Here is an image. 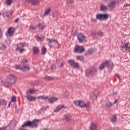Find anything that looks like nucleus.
<instances>
[{
	"instance_id": "obj_31",
	"label": "nucleus",
	"mask_w": 130,
	"mask_h": 130,
	"mask_svg": "<svg viewBox=\"0 0 130 130\" xmlns=\"http://www.w3.org/2000/svg\"><path fill=\"white\" fill-rule=\"evenodd\" d=\"M0 105L1 106H4V105H7V102L4 99H2L0 100Z\"/></svg>"
},
{
	"instance_id": "obj_7",
	"label": "nucleus",
	"mask_w": 130,
	"mask_h": 130,
	"mask_svg": "<svg viewBox=\"0 0 130 130\" xmlns=\"http://www.w3.org/2000/svg\"><path fill=\"white\" fill-rule=\"evenodd\" d=\"M77 39H78L79 43H82L83 41H84V40H86V37L85 36V35H84V34L79 33L77 35Z\"/></svg>"
},
{
	"instance_id": "obj_36",
	"label": "nucleus",
	"mask_w": 130,
	"mask_h": 130,
	"mask_svg": "<svg viewBox=\"0 0 130 130\" xmlns=\"http://www.w3.org/2000/svg\"><path fill=\"white\" fill-rule=\"evenodd\" d=\"M76 59L77 60H80V61H82V60H84V57H83V56H77Z\"/></svg>"
},
{
	"instance_id": "obj_20",
	"label": "nucleus",
	"mask_w": 130,
	"mask_h": 130,
	"mask_svg": "<svg viewBox=\"0 0 130 130\" xmlns=\"http://www.w3.org/2000/svg\"><path fill=\"white\" fill-rule=\"evenodd\" d=\"M51 12V9L50 8H48L45 10V13L44 14V16H47L48 15H49L50 13Z\"/></svg>"
},
{
	"instance_id": "obj_55",
	"label": "nucleus",
	"mask_w": 130,
	"mask_h": 130,
	"mask_svg": "<svg viewBox=\"0 0 130 130\" xmlns=\"http://www.w3.org/2000/svg\"><path fill=\"white\" fill-rule=\"evenodd\" d=\"M129 6H130V4H125L124 5V8H126V7H129Z\"/></svg>"
},
{
	"instance_id": "obj_18",
	"label": "nucleus",
	"mask_w": 130,
	"mask_h": 130,
	"mask_svg": "<svg viewBox=\"0 0 130 130\" xmlns=\"http://www.w3.org/2000/svg\"><path fill=\"white\" fill-rule=\"evenodd\" d=\"M114 105L113 103H111V102H106L105 104V107L106 109H109L111 106H113Z\"/></svg>"
},
{
	"instance_id": "obj_2",
	"label": "nucleus",
	"mask_w": 130,
	"mask_h": 130,
	"mask_svg": "<svg viewBox=\"0 0 130 130\" xmlns=\"http://www.w3.org/2000/svg\"><path fill=\"white\" fill-rule=\"evenodd\" d=\"M38 120H34L32 121H27L26 122H24L23 124L22 125V127L27 126L28 127H31V128H34V127H38Z\"/></svg>"
},
{
	"instance_id": "obj_58",
	"label": "nucleus",
	"mask_w": 130,
	"mask_h": 130,
	"mask_svg": "<svg viewBox=\"0 0 130 130\" xmlns=\"http://www.w3.org/2000/svg\"><path fill=\"white\" fill-rule=\"evenodd\" d=\"M115 76H116V77H117V78H118V79L120 78L119 75H118V74H115Z\"/></svg>"
},
{
	"instance_id": "obj_17",
	"label": "nucleus",
	"mask_w": 130,
	"mask_h": 130,
	"mask_svg": "<svg viewBox=\"0 0 130 130\" xmlns=\"http://www.w3.org/2000/svg\"><path fill=\"white\" fill-rule=\"evenodd\" d=\"M108 17H109V15L106 13H102V21H105V20H107V19H108Z\"/></svg>"
},
{
	"instance_id": "obj_42",
	"label": "nucleus",
	"mask_w": 130,
	"mask_h": 130,
	"mask_svg": "<svg viewBox=\"0 0 130 130\" xmlns=\"http://www.w3.org/2000/svg\"><path fill=\"white\" fill-rule=\"evenodd\" d=\"M41 110H43V111H46V110H47V107L44 106L42 107Z\"/></svg>"
},
{
	"instance_id": "obj_43",
	"label": "nucleus",
	"mask_w": 130,
	"mask_h": 130,
	"mask_svg": "<svg viewBox=\"0 0 130 130\" xmlns=\"http://www.w3.org/2000/svg\"><path fill=\"white\" fill-rule=\"evenodd\" d=\"M30 30H36V27L32 25H30L29 26Z\"/></svg>"
},
{
	"instance_id": "obj_10",
	"label": "nucleus",
	"mask_w": 130,
	"mask_h": 130,
	"mask_svg": "<svg viewBox=\"0 0 130 130\" xmlns=\"http://www.w3.org/2000/svg\"><path fill=\"white\" fill-rule=\"evenodd\" d=\"M28 62V60H23L22 61V67H23V70H25L26 71V70H30V69L29 68V66H28V64H27V63Z\"/></svg>"
},
{
	"instance_id": "obj_11",
	"label": "nucleus",
	"mask_w": 130,
	"mask_h": 130,
	"mask_svg": "<svg viewBox=\"0 0 130 130\" xmlns=\"http://www.w3.org/2000/svg\"><path fill=\"white\" fill-rule=\"evenodd\" d=\"M26 46V43H19L16 45V50L18 51L19 49H21L22 48H24Z\"/></svg>"
},
{
	"instance_id": "obj_61",
	"label": "nucleus",
	"mask_w": 130,
	"mask_h": 130,
	"mask_svg": "<svg viewBox=\"0 0 130 130\" xmlns=\"http://www.w3.org/2000/svg\"><path fill=\"white\" fill-rule=\"evenodd\" d=\"M10 105H11V102L9 103V104L8 105V107H10Z\"/></svg>"
},
{
	"instance_id": "obj_39",
	"label": "nucleus",
	"mask_w": 130,
	"mask_h": 130,
	"mask_svg": "<svg viewBox=\"0 0 130 130\" xmlns=\"http://www.w3.org/2000/svg\"><path fill=\"white\" fill-rule=\"evenodd\" d=\"M46 53V48L43 47L42 48V54H45Z\"/></svg>"
},
{
	"instance_id": "obj_35",
	"label": "nucleus",
	"mask_w": 130,
	"mask_h": 130,
	"mask_svg": "<svg viewBox=\"0 0 130 130\" xmlns=\"http://www.w3.org/2000/svg\"><path fill=\"white\" fill-rule=\"evenodd\" d=\"M90 130H95L96 129V125L92 123L90 126Z\"/></svg>"
},
{
	"instance_id": "obj_41",
	"label": "nucleus",
	"mask_w": 130,
	"mask_h": 130,
	"mask_svg": "<svg viewBox=\"0 0 130 130\" xmlns=\"http://www.w3.org/2000/svg\"><path fill=\"white\" fill-rule=\"evenodd\" d=\"M6 48H7V46H6V45L5 44H2L1 47H0V49H1V50H5V49H6Z\"/></svg>"
},
{
	"instance_id": "obj_23",
	"label": "nucleus",
	"mask_w": 130,
	"mask_h": 130,
	"mask_svg": "<svg viewBox=\"0 0 130 130\" xmlns=\"http://www.w3.org/2000/svg\"><path fill=\"white\" fill-rule=\"evenodd\" d=\"M3 16L4 17L5 19H9L10 15L9 14V12L5 11L3 12Z\"/></svg>"
},
{
	"instance_id": "obj_15",
	"label": "nucleus",
	"mask_w": 130,
	"mask_h": 130,
	"mask_svg": "<svg viewBox=\"0 0 130 130\" xmlns=\"http://www.w3.org/2000/svg\"><path fill=\"white\" fill-rule=\"evenodd\" d=\"M108 6L111 9H114L115 6H116V2L115 1L111 2L109 4Z\"/></svg>"
},
{
	"instance_id": "obj_44",
	"label": "nucleus",
	"mask_w": 130,
	"mask_h": 130,
	"mask_svg": "<svg viewBox=\"0 0 130 130\" xmlns=\"http://www.w3.org/2000/svg\"><path fill=\"white\" fill-rule=\"evenodd\" d=\"M97 34L98 35H99V36H103V32L101 31H99L97 32Z\"/></svg>"
},
{
	"instance_id": "obj_57",
	"label": "nucleus",
	"mask_w": 130,
	"mask_h": 130,
	"mask_svg": "<svg viewBox=\"0 0 130 130\" xmlns=\"http://www.w3.org/2000/svg\"><path fill=\"white\" fill-rule=\"evenodd\" d=\"M18 21H19V18H17L15 20L14 22L15 23H18Z\"/></svg>"
},
{
	"instance_id": "obj_3",
	"label": "nucleus",
	"mask_w": 130,
	"mask_h": 130,
	"mask_svg": "<svg viewBox=\"0 0 130 130\" xmlns=\"http://www.w3.org/2000/svg\"><path fill=\"white\" fill-rule=\"evenodd\" d=\"M97 73V69L93 68L90 69H87L85 71V76L87 78L94 77Z\"/></svg>"
},
{
	"instance_id": "obj_40",
	"label": "nucleus",
	"mask_w": 130,
	"mask_h": 130,
	"mask_svg": "<svg viewBox=\"0 0 130 130\" xmlns=\"http://www.w3.org/2000/svg\"><path fill=\"white\" fill-rule=\"evenodd\" d=\"M44 79L46 81H51V80H52V77L50 76H46Z\"/></svg>"
},
{
	"instance_id": "obj_46",
	"label": "nucleus",
	"mask_w": 130,
	"mask_h": 130,
	"mask_svg": "<svg viewBox=\"0 0 130 130\" xmlns=\"http://www.w3.org/2000/svg\"><path fill=\"white\" fill-rule=\"evenodd\" d=\"M6 4L8 6H10L12 4V0H6Z\"/></svg>"
},
{
	"instance_id": "obj_49",
	"label": "nucleus",
	"mask_w": 130,
	"mask_h": 130,
	"mask_svg": "<svg viewBox=\"0 0 130 130\" xmlns=\"http://www.w3.org/2000/svg\"><path fill=\"white\" fill-rule=\"evenodd\" d=\"M52 71H55V65H52L51 67Z\"/></svg>"
},
{
	"instance_id": "obj_19",
	"label": "nucleus",
	"mask_w": 130,
	"mask_h": 130,
	"mask_svg": "<svg viewBox=\"0 0 130 130\" xmlns=\"http://www.w3.org/2000/svg\"><path fill=\"white\" fill-rule=\"evenodd\" d=\"M126 48L127 51L130 49V46H128L127 44H124L121 48V49L123 51H124V50Z\"/></svg>"
},
{
	"instance_id": "obj_16",
	"label": "nucleus",
	"mask_w": 130,
	"mask_h": 130,
	"mask_svg": "<svg viewBox=\"0 0 130 130\" xmlns=\"http://www.w3.org/2000/svg\"><path fill=\"white\" fill-rule=\"evenodd\" d=\"M48 101H49L50 103H53V102L57 101V98L54 97H48Z\"/></svg>"
},
{
	"instance_id": "obj_6",
	"label": "nucleus",
	"mask_w": 130,
	"mask_h": 130,
	"mask_svg": "<svg viewBox=\"0 0 130 130\" xmlns=\"http://www.w3.org/2000/svg\"><path fill=\"white\" fill-rule=\"evenodd\" d=\"M47 40L49 41L48 45L50 46V47L51 48H52V47H54L55 46L57 45L58 44L57 41H56L54 39H47Z\"/></svg>"
},
{
	"instance_id": "obj_37",
	"label": "nucleus",
	"mask_w": 130,
	"mask_h": 130,
	"mask_svg": "<svg viewBox=\"0 0 130 130\" xmlns=\"http://www.w3.org/2000/svg\"><path fill=\"white\" fill-rule=\"evenodd\" d=\"M23 5H28L30 3V0H22Z\"/></svg>"
},
{
	"instance_id": "obj_54",
	"label": "nucleus",
	"mask_w": 130,
	"mask_h": 130,
	"mask_svg": "<svg viewBox=\"0 0 130 130\" xmlns=\"http://www.w3.org/2000/svg\"><path fill=\"white\" fill-rule=\"evenodd\" d=\"M6 42L7 44H10L11 43V40H8L7 41H6Z\"/></svg>"
},
{
	"instance_id": "obj_28",
	"label": "nucleus",
	"mask_w": 130,
	"mask_h": 130,
	"mask_svg": "<svg viewBox=\"0 0 130 130\" xmlns=\"http://www.w3.org/2000/svg\"><path fill=\"white\" fill-rule=\"evenodd\" d=\"M100 10L102 12H104V11H106V10H107V7L104 5H102L100 6Z\"/></svg>"
},
{
	"instance_id": "obj_34",
	"label": "nucleus",
	"mask_w": 130,
	"mask_h": 130,
	"mask_svg": "<svg viewBox=\"0 0 130 130\" xmlns=\"http://www.w3.org/2000/svg\"><path fill=\"white\" fill-rule=\"evenodd\" d=\"M44 39V37L43 36H40L37 37V40L38 41H42Z\"/></svg>"
},
{
	"instance_id": "obj_1",
	"label": "nucleus",
	"mask_w": 130,
	"mask_h": 130,
	"mask_svg": "<svg viewBox=\"0 0 130 130\" xmlns=\"http://www.w3.org/2000/svg\"><path fill=\"white\" fill-rule=\"evenodd\" d=\"M15 80L16 77L15 76L12 74L9 75L7 77V81L4 82V86L8 89H10L12 87V84L15 82Z\"/></svg>"
},
{
	"instance_id": "obj_33",
	"label": "nucleus",
	"mask_w": 130,
	"mask_h": 130,
	"mask_svg": "<svg viewBox=\"0 0 130 130\" xmlns=\"http://www.w3.org/2000/svg\"><path fill=\"white\" fill-rule=\"evenodd\" d=\"M15 69L16 70H21V71H23V72H25V71H26L25 69H23V66L22 67H21V66L20 65H17L15 66Z\"/></svg>"
},
{
	"instance_id": "obj_47",
	"label": "nucleus",
	"mask_w": 130,
	"mask_h": 130,
	"mask_svg": "<svg viewBox=\"0 0 130 130\" xmlns=\"http://www.w3.org/2000/svg\"><path fill=\"white\" fill-rule=\"evenodd\" d=\"M3 38V31L2 30V28H0V39Z\"/></svg>"
},
{
	"instance_id": "obj_52",
	"label": "nucleus",
	"mask_w": 130,
	"mask_h": 130,
	"mask_svg": "<svg viewBox=\"0 0 130 130\" xmlns=\"http://www.w3.org/2000/svg\"><path fill=\"white\" fill-rule=\"evenodd\" d=\"M97 97V95H96L95 94H94V97L93 98V96H91V99H93V100H95V99H96Z\"/></svg>"
},
{
	"instance_id": "obj_60",
	"label": "nucleus",
	"mask_w": 130,
	"mask_h": 130,
	"mask_svg": "<svg viewBox=\"0 0 130 130\" xmlns=\"http://www.w3.org/2000/svg\"><path fill=\"white\" fill-rule=\"evenodd\" d=\"M103 2H109L110 0H102Z\"/></svg>"
},
{
	"instance_id": "obj_4",
	"label": "nucleus",
	"mask_w": 130,
	"mask_h": 130,
	"mask_svg": "<svg viewBox=\"0 0 130 130\" xmlns=\"http://www.w3.org/2000/svg\"><path fill=\"white\" fill-rule=\"evenodd\" d=\"M74 103L76 106H79L81 108H83V107L89 108V104H86L84 101H74Z\"/></svg>"
},
{
	"instance_id": "obj_50",
	"label": "nucleus",
	"mask_w": 130,
	"mask_h": 130,
	"mask_svg": "<svg viewBox=\"0 0 130 130\" xmlns=\"http://www.w3.org/2000/svg\"><path fill=\"white\" fill-rule=\"evenodd\" d=\"M19 50L20 53H22V52H23V51H25V49H24V48H22L21 49H19Z\"/></svg>"
},
{
	"instance_id": "obj_56",
	"label": "nucleus",
	"mask_w": 130,
	"mask_h": 130,
	"mask_svg": "<svg viewBox=\"0 0 130 130\" xmlns=\"http://www.w3.org/2000/svg\"><path fill=\"white\" fill-rule=\"evenodd\" d=\"M92 36H93V37L95 36H96V32H93L92 33Z\"/></svg>"
},
{
	"instance_id": "obj_8",
	"label": "nucleus",
	"mask_w": 130,
	"mask_h": 130,
	"mask_svg": "<svg viewBox=\"0 0 130 130\" xmlns=\"http://www.w3.org/2000/svg\"><path fill=\"white\" fill-rule=\"evenodd\" d=\"M106 66L109 70H113L114 67L113 62L110 60H106Z\"/></svg>"
},
{
	"instance_id": "obj_29",
	"label": "nucleus",
	"mask_w": 130,
	"mask_h": 130,
	"mask_svg": "<svg viewBox=\"0 0 130 130\" xmlns=\"http://www.w3.org/2000/svg\"><path fill=\"white\" fill-rule=\"evenodd\" d=\"M95 18H96V20H99L100 21H102V13L96 14Z\"/></svg>"
},
{
	"instance_id": "obj_48",
	"label": "nucleus",
	"mask_w": 130,
	"mask_h": 130,
	"mask_svg": "<svg viewBox=\"0 0 130 130\" xmlns=\"http://www.w3.org/2000/svg\"><path fill=\"white\" fill-rule=\"evenodd\" d=\"M67 3L68 4H73L74 0H67Z\"/></svg>"
},
{
	"instance_id": "obj_53",
	"label": "nucleus",
	"mask_w": 130,
	"mask_h": 130,
	"mask_svg": "<svg viewBox=\"0 0 130 130\" xmlns=\"http://www.w3.org/2000/svg\"><path fill=\"white\" fill-rule=\"evenodd\" d=\"M0 130H7V127L5 126V127H0Z\"/></svg>"
},
{
	"instance_id": "obj_25",
	"label": "nucleus",
	"mask_w": 130,
	"mask_h": 130,
	"mask_svg": "<svg viewBox=\"0 0 130 130\" xmlns=\"http://www.w3.org/2000/svg\"><path fill=\"white\" fill-rule=\"evenodd\" d=\"M105 66H106V61L100 65L99 66L100 70H101V71H102V70H104V68H105Z\"/></svg>"
},
{
	"instance_id": "obj_45",
	"label": "nucleus",
	"mask_w": 130,
	"mask_h": 130,
	"mask_svg": "<svg viewBox=\"0 0 130 130\" xmlns=\"http://www.w3.org/2000/svg\"><path fill=\"white\" fill-rule=\"evenodd\" d=\"M112 121L114 122L116 120V116L113 115L111 119Z\"/></svg>"
},
{
	"instance_id": "obj_13",
	"label": "nucleus",
	"mask_w": 130,
	"mask_h": 130,
	"mask_svg": "<svg viewBox=\"0 0 130 130\" xmlns=\"http://www.w3.org/2000/svg\"><path fill=\"white\" fill-rule=\"evenodd\" d=\"M69 62L70 63V64L72 66V67H73L74 68H79V64L77 63H76L75 62V60H69Z\"/></svg>"
},
{
	"instance_id": "obj_5",
	"label": "nucleus",
	"mask_w": 130,
	"mask_h": 130,
	"mask_svg": "<svg viewBox=\"0 0 130 130\" xmlns=\"http://www.w3.org/2000/svg\"><path fill=\"white\" fill-rule=\"evenodd\" d=\"M74 51L75 53H82V52L85 51V48L83 46L75 45Z\"/></svg>"
},
{
	"instance_id": "obj_64",
	"label": "nucleus",
	"mask_w": 130,
	"mask_h": 130,
	"mask_svg": "<svg viewBox=\"0 0 130 130\" xmlns=\"http://www.w3.org/2000/svg\"><path fill=\"white\" fill-rule=\"evenodd\" d=\"M114 94H116V92H115Z\"/></svg>"
},
{
	"instance_id": "obj_27",
	"label": "nucleus",
	"mask_w": 130,
	"mask_h": 130,
	"mask_svg": "<svg viewBox=\"0 0 130 130\" xmlns=\"http://www.w3.org/2000/svg\"><path fill=\"white\" fill-rule=\"evenodd\" d=\"M63 107H64V105H59L57 106V107L54 110H55V112H56L57 111H59V110H60V109H61L62 108H63Z\"/></svg>"
},
{
	"instance_id": "obj_21",
	"label": "nucleus",
	"mask_w": 130,
	"mask_h": 130,
	"mask_svg": "<svg viewBox=\"0 0 130 130\" xmlns=\"http://www.w3.org/2000/svg\"><path fill=\"white\" fill-rule=\"evenodd\" d=\"M29 3L31 4L32 6H35L39 4V1L38 0H29Z\"/></svg>"
},
{
	"instance_id": "obj_9",
	"label": "nucleus",
	"mask_w": 130,
	"mask_h": 130,
	"mask_svg": "<svg viewBox=\"0 0 130 130\" xmlns=\"http://www.w3.org/2000/svg\"><path fill=\"white\" fill-rule=\"evenodd\" d=\"M63 119L66 122H69L72 120V115L70 114H66L63 115Z\"/></svg>"
},
{
	"instance_id": "obj_38",
	"label": "nucleus",
	"mask_w": 130,
	"mask_h": 130,
	"mask_svg": "<svg viewBox=\"0 0 130 130\" xmlns=\"http://www.w3.org/2000/svg\"><path fill=\"white\" fill-rule=\"evenodd\" d=\"M16 101H17V96H16L15 95H13L11 97V102H16Z\"/></svg>"
},
{
	"instance_id": "obj_26",
	"label": "nucleus",
	"mask_w": 130,
	"mask_h": 130,
	"mask_svg": "<svg viewBox=\"0 0 130 130\" xmlns=\"http://www.w3.org/2000/svg\"><path fill=\"white\" fill-rule=\"evenodd\" d=\"M37 98L38 99H42V100H46V99L48 100V96L47 95H40Z\"/></svg>"
},
{
	"instance_id": "obj_30",
	"label": "nucleus",
	"mask_w": 130,
	"mask_h": 130,
	"mask_svg": "<svg viewBox=\"0 0 130 130\" xmlns=\"http://www.w3.org/2000/svg\"><path fill=\"white\" fill-rule=\"evenodd\" d=\"M35 89H31L29 90H27L26 91V94L27 95H31V94H33V93H35Z\"/></svg>"
},
{
	"instance_id": "obj_63",
	"label": "nucleus",
	"mask_w": 130,
	"mask_h": 130,
	"mask_svg": "<svg viewBox=\"0 0 130 130\" xmlns=\"http://www.w3.org/2000/svg\"><path fill=\"white\" fill-rule=\"evenodd\" d=\"M22 17H26V14H23V16Z\"/></svg>"
},
{
	"instance_id": "obj_32",
	"label": "nucleus",
	"mask_w": 130,
	"mask_h": 130,
	"mask_svg": "<svg viewBox=\"0 0 130 130\" xmlns=\"http://www.w3.org/2000/svg\"><path fill=\"white\" fill-rule=\"evenodd\" d=\"M88 54H92L95 52V50L93 48H90L88 50Z\"/></svg>"
},
{
	"instance_id": "obj_24",
	"label": "nucleus",
	"mask_w": 130,
	"mask_h": 130,
	"mask_svg": "<svg viewBox=\"0 0 130 130\" xmlns=\"http://www.w3.org/2000/svg\"><path fill=\"white\" fill-rule=\"evenodd\" d=\"M37 27L39 30H42V29H44V28H45V26H44V24L43 23H39L37 25Z\"/></svg>"
},
{
	"instance_id": "obj_59",
	"label": "nucleus",
	"mask_w": 130,
	"mask_h": 130,
	"mask_svg": "<svg viewBox=\"0 0 130 130\" xmlns=\"http://www.w3.org/2000/svg\"><path fill=\"white\" fill-rule=\"evenodd\" d=\"M117 101H118V100H116L113 103H114V104H116V103H117Z\"/></svg>"
},
{
	"instance_id": "obj_22",
	"label": "nucleus",
	"mask_w": 130,
	"mask_h": 130,
	"mask_svg": "<svg viewBox=\"0 0 130 130\" xmlns=\"http://www.w3.org/2000/svg\"><path fill=\"white\" fill-rule=\"evenodd\" d=\"M32 51L34 52V54H38L39 53V49L38 47H34L32 49Z\"/></svg>"
},
{
	"instance_id": "obj_51",
	"label": "nucleus",
	"mask_w": 130,
	"mask_h": 130,
	"mask_svg": "<svg viewBox=\"0 0 130 130\" xmlns=\"http://www.w3.org/2000/svg\"><path fill=\"white\" fill-rule=\"evenodd\" d=\"M64 64V62H61L60 63V66H59L60 68H62Z\"/></svg>"
},
{
	"instance_id": "obj_12",
	"label": "nucleus",
	"mask_w": 130,
	"mask_h": 130,
	"mask_svg": "<svg viewBox=\"0 0 130 130\" xmlns=\"http://www.w3.org/2000/svg\"><path fill=\"white\" fill-rule=\"evenodd\" d=\"M14 34V28L13 27H10L8 29V32L6 33V36L7 37H11V36H13Z\"/></svg>"
},
{
	"instance_id": "obj_62",
	"label": "nucleus",
	"mask_w": 130,
	"mask_h": 130,
	"mask_svg": "<svg viewBox=\"0 0 130 130\" xmlns=\"http://www.w3.org/2000/svg\"><path fill=\"white\" fill-rule=\"evenodd\" d=\"M114 130H118V128H115L114 129Z\"/></svg>"
},
{
	"instance_id": "obj_14",
	"label": "nucleus",
	"mask_w": 130,
	"mask_h": 130,
	"mask_svg": "<svg viewBox=\"0 0 130 130\" xmlns=\"http://www.w3.org/2000/svg\"><path fill=\"white\" fill-rule=\"evenodd\" d=\"M26 98L28 99V101H35L36 100V98L29 95V94H26Z\"/></svg>"
}]
</instances>
